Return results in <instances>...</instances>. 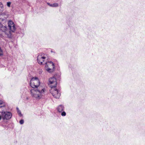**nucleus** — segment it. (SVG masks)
Wrapping results in <instances>:
<instances>
[{"label": "nucleus", "mask_w": 145, "mask_h": 145, "mask_svg": "<svg viewBox=\"0 0 145 145\" xmlns=\"http://www.w3.org/2000/svg\"><path fill=\"white\" fill-rule=\"evenodd\" d=\"M44 89H41L40 87L36 89H32L30 90L31 96L36 100H39L42 98L44 93Z\"/></svg>", "instance_id": "obj_1"}, {"label": "nucleus", "mask_w": 145, "mask_h": 145, "mask_svg": "<svg viewBox=\"0 0 145 145\" xmlns=\"http://www.w3.org/2000/svg\"><path fill=\"white\" fill-rule=\"evenodd\" d=\"M39 72L40 73H41L42 72V71L41 69H39Z\"/></svg>", "instance_id": "obj_19"}, {"label": "nucleus", "mask_w": 145, "mask_h": 145, "mask_svg": "<svg viewBox=\"0 0 145 145\" xmlns=\"http://www.w3.org/2000/svg\"><path fill=\"white\" fill-rule=\"evenodd\" d=\"M58 6V4L57 3L52 4V7H56Z\"/></svg>", "instance_id": "obj_14"}, {"label": "nucleus", "mask_w": 145, "mask_h": 145, "mask_svg": "<svg viewBox=\"0 0 145 145\" xmlns=\"http://www.w3.org/2000/svg\"><path fill=\"white\" fill-rule=\"evenodd\" d=\"M66 114V113L64 111V116H65Z\"/></svg>", "instance_id": "obj_20"}, {"label": "nucleus", "mask_w": 145, "mask_h": 145, "mask_svg": "<svg viewBox=\"0 0 145 145\" xmlns=\"http://www.w3.org/2000/svg\"><path fill=\"white\" fill-rule=\"evenodd\" d=\"M11 4V3L10 2H8L7 3V5L8 7H10Z\"/></svg>", "instance_id": "obj_16"}, {"label": "nucleus", "mask_w": 145, "mask_h": 145, "mask_svg": "<svg viewBox=\"0 0 145 145\" xmlns=\"http://www.w3.org/2000/svg\"><path fill=\"white\" fill-rule=\"evenodd\" d=\"M50 93L55 98L59 99L60 96V93L56 88V87L52 86L50 90Z\"/></svg>", "instance_id": "obj_3"}, {"label": "nucleus", "mask_w": 145, "mask_h": 145, "mask_svg": "<svg viewBox=\"0 0 145 145\" xmlns=\"http://www.w3.org/2000/svg\"><path fill=\"white\" fill-rule=\"evenodd\" d=\"M57 111L59 113H61V115L63 116V106L62 105H59L57 108Z\"/></svg>", "instance_id": "obj_9"}, {"label": "nucleus", "mask_w": 145, "mask_h": 145, "mask_svg": "<svg viewBox=\"0 0 145 145\" xmlns=\"http://www.w3.org/2000/svg\"><path fill=\"white\" fill-rule=\"evenodd\" d=\"M49 83L50 84H53V85L50 86L51 87L52 86L56 87L57 85L56 80L55 78L53 77L50 78L49 80Z\"/></svg>", "instance_id": "obj_8"}, {"label": "nucleus", "mask_w": 145, "mask_h": 145, "mask_svg": "<svg viewBox=\"0 0 145 145\" xmlns=\"http://www.w3.org/2000/svg\"><path fill=\"white\" fill-rule=\"evenodd\" d=\"M51 52H52H52H54V53H55L52 50H51Z\"/></svg>", "instance_id": "obj_21"}, {"label": "nucleus", "mask_w": 145, "mask_h": 145, "mask_svg": "<svg viewBox=\"0 0 145 145\" xmlns=\"http://www.w3.org/2000/svg\"><path fill=\"white\" fill-rule=\"evenodd\" d=\"M11 31L7 30L5 33L7 36V37L9 38H11L12 37V34Z\"/></svg>", "instance_id": "obj_10"}, {"label": "nucleus", "mask_w": 145, "mask_h": 145, "mask_svg": "<svg viewBox=\"0 0 145 145\" xmlns=\"http://www.w3.org/2000/svg\"><path fill=\"white\" fill-rule=\"evenodd\" d=\"M8 24L10 31L12 32H14L15 31L16 27L13 22L10 20H9L8 22Z\"/></svg>", "instance_id": "obj_7"}, {"label": "nucleus", "mask_w": 145, "mask_h": 145, "mask_svg": "<svg viewBox=\"0 0 145 145\" xmlns=\"http://www.w3.org/2000/svg\"><path fill=\"white\" fill-rule=\"evenodd\" d=\"M46 64H48L50 67H52L50 68H47L46 69V70L49 72L51 73L52 72L54 71L55 69L54 64L51 61L48 62Z\"/></svg>", "instance_id": "obj_6"}, {"label": "nucleus", "mask_w": 145, "mask_h": 145, "mask_svg": "<svg viewBox=\"0 0 145 145\" xmlns=\"http://www.w3.org/2000/svg\"><path fill=\"white\" fill-rule=\"evenodd\" d=\"M3 7V5L0 2V12H1V9L2 8V7Z\"/></svg>", "instance_id": "obj_15"}, {"label": "nucleus", "mask_w": 145, "mask_h": 145, "mask_svg": "<svg viewBox=\"0 0 145 145\" xmlns=\"http://www.w3.org/2000/svg\"><path fill=\"white\" fill-rule=\"evenodd\" d=\"M47 65L46 64V67Z\"/></svg>", "instance_id": "obj_22"}, {"label": "nucleus", "mask_w": 145, "mask_h": 145, "mask_svg": "<svg viewBox=\"0 0 145 145\" xmlns=\"http://www.w3.org/2000/svg\"><path fill=\"white\" fill-rule=\"evenodd\" d=\"M47 4L48 5H49V6H50V7H52V4H50V3H47Z\"/></svg>", "instance_id": "obj_18"}, {"label": "nucleus", "mask_w": 145, "mask_h": 145, "mask_svg": "<svg viewBox=\"0 0 145 145\" xmlns=\"http://www.w3.org/2000/svg\"><path fill=\"white\" fill-rule=\"evenodd\" d=\"M24 123V121L23 120H20V123L21 124H22Z\"/></svg>", "instance_id": "obj_17"}, {"label": "nucleus", "mask_w": 145, "mask_h": 145, "mask_svg": "<svg viewBox=\"0 0 145 145\" xmlns=\"http://www.w3.org/2000/svg\"><path fill=\"white\" fill-rule=\"evenodd\" d=\"M0 112L1 113V115H0V120H1L2 118L3 120H7L11 118L12 114L9 112L5 111L3 110L1 112Z\"/></svg>", "instance_id": "obj_4"}, {"label": "nucleus", "mask_w": 145, "mask_h": 145, "mask_svg": "<svg viewBox=\"0 0 145 145\" xmlns=\"http://www.w3.org/2000/svg\"><path fill=\"white\" fill-rule=\"evenodd\" d=\"M1 31L5 33L8 29L6 27L2 26V27H1Z\"/></svg>", "instance_id": "obj_12"}, {"label": "nucleus", "mask_w": 145, "mask_h": 145, "mask_svg": "<svg viewBox=\"0 0 145 145\" xmlns=\"http://www.w3.org/2000/svg\"><path fill=\"white\" fill-rule=\"evenodd\" d=\"M7 104L3 101L0 100V108L2 107H7Z\"/></svg>", "instance_id": "obj_11"}, {"label": "nucleus", "mask_w": 145, "mask_h": 145, "mask_svg": "<svg viewBox=\"0 0 145 145\" xmlns=\"http://www.w3.org/2000/svg\"><path fill=\"white\" fill-rule=\"evenodd\" d=\"M46 57L43 55H39L37 57V60L38 63L41 65H43V63L44 64H46L47 63L44 62V60L45 59Z\"/></svg>", "instance_id": "obj_5"}, {"label": "nucleus", "mask_w": 145, "mask_h": 145, "mask_svg": "<svg viewBox=\"0 0 145 145\" xmlns=\"http://www.w3.org/2000/svg\"><path fill=\"white\" fill-rule=\"evenodd\" d=\"M16 109L17 111V112L20 116L22 115L20 111L19 110L18 108H16Z\"/></svg>", "instance_id": "obj_13"}, {"label": "nucleus", "mask_w": 145, "mask_h": 145, "mask_svg": "<svg viewBox=\"0 0 145 145\" xmlns=\"http://www.w3.org/2000/svg\"><path fill=\"white\" fill-rule=\"evenodd\" d=\"M31 86L33 88H37L39 86L40 82L39 79L37 77H33L30 81Z\"/></svg>", "instance_id": "obj_2"}]
</instances>
